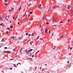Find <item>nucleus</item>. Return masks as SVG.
Here are the masks:
<instances>
[{"mask_svg":"<svg viewBox=\"0 0 73 73\" xmlns=\"http://www.w3.org/2000/svg\"><path fill=\"white\" fill-rule=\"evenodd\" d=\"M14 38H15L14 40H15V41H16V40H17V39L16 38V37H15Z\"/></svg>","mask_w":73,"mask_h":73,"instance_id":"obj_21","label":"nucleus"},{"mask_svg":"<svg viewBox=\"0 0 73 73\" xmlns=\"http://www.w3.org/2000/svg\"><path fill=\"white\" fill-rule=\"evenodd\" d=\"M39 52V51H38L36 52L35 54L37 53H38V52Z\"/></svg>","mask_w":73,"mask_h":73,"instance_id":"obj_47","label":"nucleus"},{"mask_svg":"<svg viewBox=\"0 0 73 73\" xmlns=\"http://www.w3.org/2000/svg\"><path fill=\"white\" fill-rule=\"evenodd\" d=\"M50 9H49L47 11V12H50Z\"/></svg>","mask_w":73,"mask_h":73,"instance_id":"obj_25","label":"nucleus"},{"mask_svg":"<svg viewBox=\"0 0 73 73\" xmlns=\"http://www.w3.org/2000/svg\"><path fill=\"white\" fill-rule=\"evenodd\" d=\"M56 46H54V48H53V50L54 49H55L56 48Z\"/></svg>","mask_w":73,"mask_h":73,"instance_id":"obj_31","label":"nucleus"},{"mask_svg":"<svg viewBox=\"0 0 73 73\" xmlns=\"http://www.w3.org/2000/svg\"><path fill=\"white\" fill-rule=\"evenodd\" d=\"M37 68V67H35V70H36V68Z\"/></svg>","mask_w":73,"mask_h":73,"instance_id":"obj_63","label":"nucleus"},{"mask_svg":"<svg viewBox=\"0 0 73 73\" xmlns=\"http://www.w3.org/2000/svg\"><path fill=\"white\" fill-rule=\"evenodd\" d=\"M14 65V67H16V64H13Z\"/></svg>","mask_w":73,"mask_h":73,"instance_id":"obj_37","label":"nucleus"},{"mask_svg":"<svg viewBox=\"0 0 73 73\" xmlns=\"http://www.w3.org/2000/svg\"><path fill=\"white\" fill-rule=\"evenodd\" d=\"M53 23H55V22H56V19H53Z\"/></svg>","mask_w":73,"mask_h":73,"instance_id":"obj_17","label":"nucleus"},{"mask_svg":"<svg viewBox=\"0 0 73 73\" xmlns=\"http://www.w3.org/2000/svg\"><path fill=\"white\" fill-rule=\"evenodd\" d=\"M46 24H48H48H49V23H48V22H46Z\"/></svg>","mask_w":73,"mask_h":73,"instance_id":"obj_52","label":"nucleus"},{"mask_svg":"<svg viewBox=\"0 0 73 73\" xmlns=\"http://www.w3.org/2000/svg\"><path fill=\"white\" fill-rule=\"evenodd\" d=\"M45 33H48V29H46L45 31Z\"/></svg>","mask_w":73,"mask_h":73,"instance_id":"obj_5","label":"nucleus"},{"mask_svg":"<svg viewBox=\"0 0 73 73\" xmlns=\"http://www.w3.org/2000/svg\"><path fill=\"white\" fill-rule=\"evenodd\" d=\"M45 70V69L44 68H43L42 70V71H43Z\"/></svg>","mask_w":73,"mask_h":73,"instance_id":"obj_53","label":"nucleus"},{"mask_svg":"<svg viewBox=\"0 0 73 73\" xmlns=\"http://www.w3.org/2000/svg\"><path fill=\"white\" fill-rule=\"evenodd\" d=\"M57 25H52V27L53 28H54V27H56Z\"/></svg>","mask_w":73,"mask_h":73,"instance_id":"obj_13","label":"nucleus"},{"mask_svg":"<svg viewBox=\"0 0 73 73\" xmlns=\"http://www.w3.org/2000/svg\"><path fill=\"white\" fill-rule=\"evenodd\" d=\"M34 55H32V58H33V57H34Z\"/></svg>","mask_w":73,"mask_h":73,"instance_id":"obj_41","label":"nucleus"},{"mask_svg":"<svg viewBox=\"0 0 73 73\" xmlns=\"http://www.w3.org/2000/svg\"><path fill=\"white\" fill-rule=\"evenodd\" d=\"M19 40H22V37H21L20 38V37H19Z\"/></svg>","mask_w":73,"mask_h":73,"instance_id":"obj_22","label":"nucleus"},{"mask_svg":"<svg viewBox=\"0 0 73 73\" xmlns=\"http://www.w3.org/2000/svg\"><path fill=\"white\" fill-rule=\"evenodd\" d=\"M5 49H7V47H5Z\"/></svg>","mask_w":73,"mask_h":73,"instance_id":"obj_58","label":"nucleus"},{"mask_svg":"<svg viewBox=\"0 0 73 73\" xmlns=\"http://www.w3.org/2000/svg\"><path fill=\"white\" fill-rule=\"evenodd\" d=\"M5 19H7V21H8V19H7V17H5Z\"/></svg>","mask_w":73,"mask_h":73,"instance_id":"obj_54","label":"nucleus"},{"mask_svg":"<svg viewBox=\"0 0 73 73\" xmlns=\"http://www.w3.org/2000/svg\"><path fill=\"white\" fill-rule=\"evenodd\" d=\"M62 38H64V37H65V36L63 35H62L61 36Z\"/></svg>","mask_w":73,"mask_h":73,"instance_id":"obj_23","label":"nucleus"},{"mask_svg":"<svg viewBox=\"0 0 73 73\" xmlns=\"http://www.w3.org/2000/svg\"><path fill=\"white\" fill-rule=\"evenodd\" d=\"M33 41H31L30 42V44H31V45H32V43H33Z\"/></svg>","mask_w":73,"mask_h":73,"instance_id":"obj_24","label":"nucleus"},{"mask_svg":"<svg viewBox=\"0 0 73 73\" xmlns=\"http://www.w3.org/2000/svg\"><path fill=\"white\" fill-rule=\"evenodd\" d=\"M11 10L12 11H13V9H14V8H12L11 7Z\"/></svg>","mask_w":73,"mask_h":73,"instance_id":"obj_16","label":"nucleus"},{"mask_svg":"<svg viewBox=\"0 0 73 73\" xmlns=\"http://www.w3.org/2000/svg\"><path fill=\"white\" fill-rule=\"evenodd\" d=\"M21 9V8L20 7L18 9V11H20V9Z\"/></svg>","mask_w":73,"mask_h":73,"instance_id":"obj_38","label":"nucleus"},{"mask_svg":"<svg viewBox=\"0 0 73 73\" xmlns=\"http://www.w3.org/2000/svg\"><path fill=\"white\" fill-rule=\"evenodd\" d=\"M3 23H2L0 24V25L1 26V25H3Z\"/></svg>","mask_w":73,"mask_h":73,"instance_id":"obj_44","label":"nucleus"},{"mask_svg":"<svg viewBox=\"0 0 73 73\" xmlns=\"http://www.w3.org/2000/svg\"><path fill=\"white\" fill-rule=\"evenodd\" d=\"M41 27H42V26H41V25L40 24V26L39 27L40 28H41Z\"/></svg>","mask_w":73,"mask_h":73,"instance_id":"obj_30","label":"nucleus"},{"mask_svg":"<svg viewBox=\"0 0 73 73\" xmlns=\"http://www.w3.org/2000/svg\"><path fill=\"white\" fill-rule=\"evenodd\" d=\"M54 33H52V36H53V35H54Z\"/></svg>","mask_w":73,"mask_h":73,"instance_id":"obj_40","label":"nucleus"},{"mask_svg":"<svg viewBox=\"0 0 73 73\" xmlns=\"http://www.w3.org/2000/svg\"><path fill=\"white\" fill-rule=\"evenodd\" d=\"M42 5V4H40L38 6V8H40L41 6Z\"/></svg>","mask_w":73,"mask_h":73,"instance_id":"obj_6","label":"nucleus"},{"mask_svg":"<svg viewBox=\"0 0 73 73\" xmlns=\"http://www.w3.org/2000/svg\"><path fill=\"white\" fill-rule=\"evenodd\" d=\"M33 18H32L31 19V20L32 21V20H33Z\"/></svg>","mask_w":73,"mask_h":73,"instance_id":"obj_59","label":"nucleus"},{"mask_svg":"<svg viewBox=\"0 0 73 73\" xmlns=\"http://www.w3.org/2000/svg\"><path fill=\"white\" fill-rule=\"evenodd\" d=\"M23 48H21V49H20V53H22V52H21V51H22V50H23Z\"/></svg>","mask_w":73,"mask_h":73,"instance_id":"obj_8","label":"nucleus"},{"mask_svg":"<svg viewBox=\"0 0 73 73\" xmlns=\"http://www.w3.org/2000/svg\"><path fill=\"white\" fill-rule=\"evenodd\" d=\"M7 1H8V0H5V2H7Z\"/></svg>","mask_w":73,"mask_h":73,"instance_id":"obj_33","label":"nucleus"},{"mask_svg":"<svg viewBox=\"0 0 73 73\" xmlns=\"http://www.w3.org/2000/svg\"><path fill=\"white\" fill-rule=\"evenodd\" d=\"M27 60H28V59H29L30 61H32V59L31 58H27Z\"/></svg>","mask_w":73,"mask_h":73,"instance_id":"obj_12","label":"nucleus"},{"mask_svg":"<svg viewBox=\"0 0 73 73\" xmlns=\"http://www.w3.org/2000/svg\"><path fill=\"white\" fill-rule=\"evenodd\" d=\"M3 53H8V54H10V53H11V52L9 51H4L3 52Z\"/></svg>","mask_w":73,"mask_h":73,"instance_id":"obj_2","label":"nucleus"},{"mask_svg":"<svg viewBox=\"0 0 73 73\" xmlns=\"http://www.w3.org/2000/svg\"><path fill=\"white\" fill-rule=\"evenodd\" d=\"M3 43H2L0 45H3Z\"/></svg>","mask_w":73,"mask_h":73,"instance_id":"obj_49","label":"nucleus"},{"mask_svg":"<svg viewBox=\"0 0 73 73\" xmlns=\"http://www.w3.org/2000/svg\"><path fill=\"white\" fill-rule=\"evenodd\" d=\"M71 43L72 44H73V41H71Z\"/></svg>","mask_w":73,"mask_h":73,"instance_id":"obj_61","label":"nucleus"},{"mask_svg":"<svg viewBox=\"0 0 73 73\" xmlns=\"http://www.w3.org/2000/svg\"><path fill=\"white\" fill-rule=\"evenodd\" d=\"M0 21H3V19H2V17H0Z\"/></svg>","mask_w":73,"mask_h":73,"instance_id":"obj_15","label":"nucleus"},{"mask_svg":"<svg viewBox=\"0 0 73 73\" xmlns=\"http://www.w3.org/2000/svg\"><path fill=\"white\" fill-rule=\"evenodd\" d=\"M60 24H61V23H63V22L60 21Z\"/></svg>","mask_w":73,"mask_h":73,"instance_id":"obj_39","label":"nucleus"},{"mask_svg":"<svg viewBox=\"0 0 73 73\" xmlns=\"http://www.w3.org/2000/svg\"><path fill=\"white\" fill-rule=\"evenodd\" d=\"M67 8H68V9H70V7H67Z\"/></svg>","mask_w":73,"mask_h":73,"instance_id":"obj_64","label":"nucleus"},{"mask_svg":"<svg viewBox=\"0 0 73 73\" xmlns=\"http://www.w3.org/2000/svg\"><path fill=\"white\" fill-rule=\"evenodd\" d=\"M9 69H10V70H12V68H9Z\"/></svg>","mask_w":73,"mask_h":73,"instance_id":"obj_51","label":"nucleus"},{"mask_svg":"<svg viewBox=\"0 0 73 73\" xmlns=\"http://www.w3.org/2000/svg\"><path fill=\"white\" fill-rule=\"evenodd\" d=\"M25 53H28L29 52V50H26L25 51Z\"/></svg>","mask_w":73,"mask_h":73,"instance_id":"obj_3","label":"nucleus"},{"mask_svg":"<svg viewBox=\"0 0 73 73\" xmlns=\"http://www.w3.org/2000/svg\"><path fill=\"white\" fill-rule=\"evenodd\" d=\"M52 8L53 9H54L56 8V7L54 6H53L52 7Z\"/></svg>","mask_w":73,"mask_h":73,"instance_id":"obj_10","label":"nucleus"},{"mask_svg":"<svg viewBox=\"0 0 73 73\" xmlns=\"http://www.w3.org/2000/svg\"><path fill=\"white\" fill-rule=\"evenodd\" d=\"M68 7H69L70 8H71V6H70V5H68Z\"/></svg>","mask_w":73,"mask_h":73,"instance_id":"obj_35","label":"nucleus"},{"mask_svg":"<svg viewBox=\"0 0 73 73\" xmlns=\"http://www.w3.org/2000/svg\"><path fill=\"white\" fill-rule=\"evenodd\" d=\"M18 25H19V24H20V22H18Z\"/></svg>","mask_w":73,"mask_h":73,"instance_id":"obj_60","label":"nucleus"},{"mask_svg":"<svg viewBox=\"0 0 73 73\" xmlns=\"http://www.w3.org/2000/svg\"><path fill=\"white\" fill-rule=\"evenodd\" d=\"M32 52H31L30 54V57H31V56H32Z\"/></svg>","mask_w":73,"mask_h":73,"instance_id":"obj_18","label":"nucleus"},{"mask_svg":"<svg viewBox=\"0 0 73 73\" xmlns=\"http://www.w3.org/2000/svg\"><path fill=\"white\" fill-rule=\"evenodd\" d=\"M37 54H36L35 56V57H36H36H37Z\"/></svg>","mask_w":73,"mask_h":73,"instance_id":"obj_57","label":"nucleus"},{"mask_svg":"<svg viewBox=\"0 0 73 73\" xmlns=\"http://www.w3.org/2000/svg\"><path fill=\"white\" fill-rule=\"evenodd\" d=\"M11 9H9V12H11Z\"/></svg>","mask_w":73,"mask_h":73,"instance_id":"obj_43","label":"nucleus"},{"mask_svg":"<svg viewBox=\"0 0 73 73\" xmlns=\"http://www.w3.org/2000/svg\"><path fill=\"white\" fill-rule=\"evenodd\" d=\"M68 22H69V21H70V19H68Z\"/></svg>","mask_w":73,"mask_h":73,"instance_id":"obj_32","label":"nucleus"},{"mask_svg":"<svg viewBox=\"0 0 73 73\" xmlns=\"http://www.w3.org/2000/svg\"><path fill=\"white\" fill-rule=\"evenodd\" d=\"M26 36H27V35H28V33H26Z\"/></svg>","mask_w":73,"mask_h":73,"instance_id":"obj_45","label":"nucleus"},{"mask_svg":"<svg viewBox=\"0 0 73 73\" xmlns=\"http://www.w3.org/2000/svg\"><path fill=\"white\" fill-rule=\"evenodd\" d=\"M4 4L6 7H8V4L6 3H4Z\"/></svg>","mask_w":73,"mask_h":73,"instance_id":"obj_14","label":"nucleus"},{"mask_svg":"<svg viewBox=\"0 0 73 73\" xmlns=\"http://www.w3.org/2000/svg\"><path fill=\"white\" fill-rule=\"evenodd\" d=\"M5 40H4V39H2L1 40V42H5Z\"/></svg>","mask_w":73,"mask_h":73,"instance_id":"obj_11","label":"nucleus"},{"mask_svg":"<svg viewBox=\"0 0 73 73\" xmlns=\"http://www.w3.org/2000/svg\"><path fill=\"white\" fill-rule=\"evenodd\" d=\"M31 36H33V33H32V34L31 35Z\"/></svg>","mask_w":73,"mask_h":73,"instance_id":"obj_42","label":"nucleus"},{"mask_svg":"<svg viewBox=\"0 0 73 73\" xmlns=\"http://www.w3.org/2000/svg\"><path fill=\"white\" fill-rule=\"evenodd\" d=\"M8 31H7L6 32V35L8 34Z\"/></svg>","mask_w":73,"mask_h":73,"instance_id":"obj_36","label":"nucleus"},{"mask_svg":"<svg viewBox=\"0 0 73 73\" xmlns=\"http://www.w3.org/2000/svg\"><path fill=\"white\" fill-rule=\"evenodd\" d=\"M10 28H11V29L13 28V26H12V25H11L10 26Z\"/></svg>","mask_w":73,"mask_h":73,"instance_id":"obj_19","label":"nucleus"},{"mask_svg":"<svg viewBox=\"0 0 73 73\" xmlns=\"http://www.w3.org/2000/svg\"><path fill=\"white\" fill-rule=\"evenodd\" d=\"M29 51L30 52H32V49H31Z\"/></svg>","mask_w":73,"mask_h":73,"instance_id":"obj_34","label":"nucleus"},{"mask_svg":"<svg viewBox=\"0 0 73 73\" xmlns=\"http://www.w3.org/2000/svg\"><path fill=\"white\" fill-rule=\"evenodd\" d=\"M48 33H50V31H49Z\"/></svg>","mask_w":73,"mask_h":73,"instance_id":"obj_62","label":"nucleus"},{"mask_svg":"<svg viewBox=\"0 0 73 73\" xmlns=\"http://www.w3.org/2000/svg\"><path fill=\"white\" fill-rule=\"evenodd\" d=\"M7 30H9V31H11V30L9 29V27L7 28Z\"/></svg>","mask_w":73,"mask_h":73,"instance_id":"obj_27","label":"nucleus"},{"mask_svg":"<svg viewBox=\"0 0 73 73\" xmlns=\"http://www.w3.org/2000/svg\"><path fill=\"white\" fill-rule=\"evenodd\" d=\"M70 16L71 17H72L73 16V8H72L70 11Z\"/></svg>","mask_w":73,"mask_h":73,"instance_id":"obj_1","label":"nucleus"},{"mask_svg":"<svg viewBox=\"0 0 73 73\" xmlns=\"http://www.w3.org/2000/svg\"><path fill=\"white\" fill-rule=\"evenodd\" d=\"M16 19H17V18H16L14 20V21H16Z\"/></svg>","mask_w":73,"mask_h":73,"instance_id":"obj_56","label":"nucleus"},{"mask_svg":"<svg viewBox=\"0 0 73 73\" xmlns=\"http://www.w3.org/2000/svg\"><path fill=\"white\" fill-rule=\"evenodd\" d=\"M32 5V3H30L29 4V5H28V7H30V6Z\"/></svg>","mask_w":73,"mask_h":73,"instance_id":"obj_9","label":"nucleus"},{"mask_svg":"<svg viewBox=\"0 0 73 73\" xmlns=\"http://www.w3.org/2000/svg\"><path fill=\"white\" fill-rule=\"evenodd\" d=\"M45 16H44L41 19L42 21H44V19H45Z\"/></svg>","mask_w":73,"mask_h":73,"instance_id":"obj_7","label":"nucleus"},{"mask_svg":"<svg viewBox=\"0 0 73 73\" xmlns=\"http://www.w3.org/2000/svg\"><path fill=\"white\" fill-rule=\"evenodd\" d=\"M1 16L2 17H5V16L4 15V13H3L1 14Z\"/></svg>","mask_w":73,"mask_h":73,"instance_id":"obj_4","label":"nucleus"},{"mask_svg":"<svg viewBox=\"0 0 73 73\" xmlns=\"http://www.w3.org/2000/svg\"><path fill=\"white\" fill-rule=\"evenodd\" d=\"M20 64H20H21V63H18L17 64V65H19V64Z\"/></svg>","mask_w":73,"mask_h":73,"instance_id":"obj_48","label":"nucleus"},{"mask_svg":"<svg viewBox=\"0 0 73 73\" xmlns=\"http://www.w3.org/2000/svg\"><path fill=\"white\" fill-rule=\"evenodd\" d=\"M33 13V12L31 11L30 12V15H31V14H32Z\"/></svg>","mask_w":73,"mask_h":73,"instance_id":"obj_26","label":"nucleus"},{"mask_svg":"<svg viewBox=\"0 0 73 73\" xmlns=\"http://www.w3.org/2000/svg\"><path fill=\"white\" fill-rule=\"evenodd\" d=\"M39 38V36H38L37 38V39H38V38Z\"/></svg>","mask_w":73,"mask_h":73,"instance_id":"obj_46","label":"nucleus"},{"mask_svg":"<svg viewBox=\"0 0 73 73\" xmlns=\"http://www.w3.org/2000/svg\"><path fill=\"white\" fill-rule=\"evenodd\" d=\"M27 21V18H25V21H24V22L25 23V22H26V21Z\"/></svg>","mask_w":73,"mask_h":73,"instance_id":"obj_28","label":"nucleus"},{"mask_svg":"<svg viewBox=\"0 0 73 73\" xmlns=\"http://www.w3.org/2000/svg\"><path fill=\"white\" fill-rule=\"evenodd\" d=\"M52 20H54L55 19H54V17H53L52 18Z\"/></svg>","mask_w":73,"mask_h":73,"instance_id":"obj_29","label":"nucleus"},{"mask_svg":"<svg viewBox=\"0 0 73 73\" xmlns=\"http://www.w3.org/2000/svg\"><path fill=\"white\" fill-rule=\"evenodd\" d=\"M41 31H43V29H41L40 30Z\"/></svg>","mask_w":73,"mask_h":73,"instance_id":"obj_50","label":"nucleus"},{"mask_svg":"<svg viewBox=\"0 0 73 73\" xmlns=\"http://www.w3.org/2000/svg\"><path fill=\"white\" fill-rule=\"evenodd\" d=\"M70 49V50H72V47H70L68 49Z\"/></svg>","mask_w":73,"mask_h":73,"instance_id":"obj_20","label":"nucleus"},{"mask_svg":"<svg viewBox=\"0 0 73 73\" xmlns=\"http://www.w3.org/2000/svg\"><path fill=\"white\" fill-rule=\"evenodd\" d=\"M31 35V34H29L28 35L29 36H30Z\"/></svg>","mask_w":73,"mask_h":73,"instance_id":"obj_55","label":"nucleus"}]
</instances>
